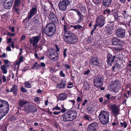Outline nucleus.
<instances>
[{
	"label": "nucleus",
	"instance_id": "nucleus-1",
	"mask_svg": "<svg viewBox=\"0 0 131 131\" xmlns=\"http://www.w3.org/2000/svg\"><path fill=\"white\" fill-rule=\"evenodd\" d=\"M77 115V112L74 111H70L62 116L63 120L65 122L72 121L75 119Z\"/></svg>",
	"mask_w": 131,
	"mask_h": 131
},
{
	"label": "nucleus",
	"instance_id": "nucleus-2",
	"mask_svg": "<svg viewBox=\"0 0 131 131\" xmlns=\"http://www.w3.org/2000/svg\"><path fill=\"white\" fill-rule=\"evenodd\" d=\"M46 30L45 33L48 37H51L56 32V27L54 24L49 23L46 26Z\"/></svg>",
	"mask_w": 131,
	"mask_h": 131
},
{
	"label": "nucleus",
	"instance_id": "nucleus-3",
	"mask_svg": "<svg viewBox=\"0 0 131 131\" xmlns=\"http://www.w3.org/2000/svg\"><path fill=\"white\" fill-rule=\"evenodd\" d=\"M64 40L69 44H75L78 41L77 36L71 32L64 36Z\"/></svg>",
	"mask_w": 131,
	"mask_h": 131
},
{
	"label": "nucleus",
	"instance_id": "nucleus-4",
	"mask_svg": "<svg viewBox=\"0 0 131 131\" xmlns=\"http://www.w3.org/2000/svg\"><path fill=\"white\" fill-rule=\"evenodd\" d=\"M99 119L102 124H105L108 122V113L105 111H102L100 113L99 116Z\"/></svg>",
	"mask_w": 131,
	"mask_h": 131
},
{
	"label": "nucleus",
	"instance_id": "nucleus-5",
	"mask_svg": "<svg viewBox=\"0 0 131 131\" xmlns=\"http://www.w3.org/2000/svg\"><path fill=\"white\" fill-rule=\"evenodd\" d=\"M96 24L94 25V28L92 30L93 31L96 29L97 26L102 27L105 23V17L102 15H100L97 17L96 20Z\"/></svg>",
	"mask_w": 131,
	"mask_h": 131
},
{
	"label": "nucleus",
	"instance_id": "nucleus-6",
	"mask_svg": "<svg viewBox=\"0 0 131 131\" xmlns=\"http://www.w3.org/2000/svg\"><path fill=\"white\" fill-rule=\"evenodd\" d=\"M112 42L113 45H118V47L114 48L115 51H119L123 49L124 42L122 41L117 38H114L112 39Z\"/></svg>",
	"mask_w": 131,
	"mask_h": 131
},
{
	"label": "nucleus",
	"instance_id": "nucleus-7",
	"mask_svg": "<svg viewBox=\"0 0 131 131\" xmlns=\"http://www.w3.org/2000/svg\"><path fill=\"white\" fill-rule=\"evenodd\" d=\"M119 85V82L118 80L112 81L111 82L108 88L112 92L117 93L119 90L118 87Z\"/></svg>",
	"mask_w": 131,
	"mask_h": 131
},
{
	"label": "nucleus",
	"instance_id": "nucleus-8",
	"mask_svg": "<svg viewBox=\"0 0 131 131\" xmlns=\"http://www.w3.org/2000/svg\"><path fill=\"white\" fill-rule=\"evenodd\" d=\"M4 107V110H3V112L4 114V116H2L0 117V120L6 114L9 110V105L8 103L5 101L0 100V108Z\"/></svg>",
	"mask_w": 131,
	"mask_h": 131
},
{
	"label": "nucleus",
	"instance_id": "nucleus-9",
	"mask_svg": "<svg viewBox=\"0 0 131 131\" xmlns=\"http://www.w3.org/2000/svg\"><path fill=\"white\" fill-rule=\"evenodd\" d=\"M70 4V2L68 0H63L60 1L58 6L59 9L62 11H65L67 7Z\"/></svg>",
	"mask_w": 131,
	"mask_h": 131
},
{
	"label": "nucleus",
	"instance_id": "nucleus-10",
	"mask_svg": "<svg viewBox=\"0 0 131 131\" xmlns=\"http://www.w3.org/2000/svg\"><path fill=\"white\" fill-rule=\"evenodd\" d=\"M41 38V36L40 35H39L33 37L32 38H30L29 41L30 43L32 44L33 46L35 48H36L38 46L37 44L38 43Z\"/></svg>",
	"mask_w": 131,
	"mask_h": 131
},
{
	"label": "nucleus",
	"instance_id": "nucleus-11",
	"mask_svg": "<svg viewBox=\"0 0 131 131\" xmlns=\"http://www.w3.org/2000/svg\"><path fill=\"white\" fill-rule=\"evenodd\" d=\"M37 108L35 106L31 105H28L25 106L24 111L27 113L30 112H35L37 111Z\"/></svg>",
	"mask_w": 131,
	"mask_h": 131
},
{
	"label": "nucleus",
	"instance_id": "nucleus-12",
	"mask_svg": "<svg viewBox=\"0 0 131 131\" xmlns=\"http://www.w3.org/2000/svg\"><path fill=\"white\" fill-rule=\"evenodd\" d=\"M102 79L101 77H97L94 80V86L97 88L100 87L102 85Z\"/></svg>",
	"mask_w": 131,
	"mask_h": 131
},
{
	"label": "nucleus",
	"instance_id": "nucleus-13",
	"mask_svg": "<svg viewBox=\"0 0 131 131\" xmlns=\"http://www.w3.org/2000/svg\"><path fill=\"white\" fill-rule=\"evenodd\" d=\"M13 0H5L3 4L4 8L6 9H10L12 5Z\"/></svg>",
	"mask_w": 131,
	"mask_h": 131
},
{
	"label": "nucleus",
	"instance_id": "nucleus-14",
	"mask_svg": "<svg viewBox=\"0 0 131 131\" xmlns=\"http://www.w3.org/2000/svg\"><path fill=\"white\" fill-rule=\"evenodd\" d=\"M37 9L35 7H33L30 10V12H29L28 14L27 17L24 20H25L27 19L28 20H29L34 15H35L37 13Z\"/></svg>",
	"mask_w": 131,
	"mask_h": 131
},
{
	"label": "nucleus",
	"instance_id": "nucleus-15",
	"mask_svg": "<svg viewBox=\"0 0 131 131\" xmlns=\"http://www.w3.org/2000/svg\"><path fill=\"white\" fill-rule=\"evenodd\" d=\"M115 58V56H113L111 54L108 53L107 55V64L111 66Z\"/></svg>",
	"mask_w": 131,
	"mask_h": 131
},
{
	"label": "nucleus",
	"instance_id": "nucleus-16",
	"mask_svg": "<svg viewBox=\"0 0 131 131\" xmlns=\"http://www.w3.org/2000/svg\"><path fill=\"white\" fill-rule=\"evenodd\" d=\"M112 112L115 115H118L120 114V109L115 104L112 105L111 106Z\"/></svg>",
	"mask_w": 131,
	"mask_h": 131
},
{
	"label": "nucleus",
	"instance_id": "nucleus-17",
	"mask_svg": "<svg viewBox=\"0 0 131 131\" xmlns=\"http://www.w3.org/2000/svg\"><path fill=\"white\" fill-rule=\"evenodd\" d=\"M125 30L122 28L117 29L116 31V34L117 36L122 38L124 37L125 36Z\"/></svg>",
	"mask_w": 131,
	"mask_h": 131
},
{
	"label": "nucleus",
	"instance_id": "nucleus-18",
	"mask_svg": "<svg viewBox=\"0 0 131 131\" xmlns=\"http://www.w3.org/2000/svg\"><path fill=\"white\" fill-rule=\"evenodd\" d=\"M90 64L95 67H98L100 64V62L97 58L94 57L91 59L90 61Z\"/></svg>",
	"mask_w": 131,
	"mask_h": 131
},
{
	"label": "nucleus",
	"instance_id": "nucleus-19",
	"mask_svg": "<svg viewBox=\"0 0 131 131\" xmlns=\"http://www.w3.org/2000/svg\"><path fill=\"white\" fill-rule=\"evenodd\" d=\"M67 82L64 80H61L60 83L58 84L56 86V87L59 89H65L66 86Z\"/></svg>",
	"mask_w": 131,
	"mask_h": 131
},
{
	"label": "nucleus",
	"instance_id": "nucleus-20",
	"mask_svg": "<svg viewBox=\"0 0 131 131\" xmlns=\"http://www.w3.org/2000/svg\"><path fill=\"white\" fill-rule=\"evenodd\" d=\"M20 0H16L14 2L13 6V9L15 11H16L17 14H18V10L19 7V4Z\"/></svg>",
	"mask_w": 131,
	"mask_h": 131
},
{
	"label": "nucleus",
	"instance_id": "nucleus-21",
	"mask_svg": "<svg viewBox=\"0 0 131 131\" xmlns=\"http://www.w3.org/2000/svg\"><path fill=\"white\" fill-rule=\"evenodd\" d=\"M98 125L97 123L94 122L89 125L88 128V131H95Z\"/></svg>",
	"mask_w": 131,
	"mask_h": 131
},
{
	"label": "nucleus",
	"instance_id": "nucleus-22",
	"mask_svg": "<svg viewBox=\"0 0 131 131\" xmlns=\"http://www.w3.org/2000/svg\"><path fill=\"white\" fill-rule=\"evenodd\" d=\"M49 18L50 21L52 22L53 23H56L58 21V19L56 16L53 13H51L50 14Z\"/></svg>",
	"mask_w": 131,
	"mask_h": 131
},
{
	"label": "nucleus",
	"instance_id": "nucleus-23",
	"mask_svg": "<svg viewBox=\"0 0 131 131\" xmlns=\"http://www.w3.org/2000/svg\"><path fill=\"white\" fill-rule=\"evenodd\" d=\"M112 0H103V4L105 7H109L111 4Z\"/></svg>",
	"mask_w": 131,
	"mask_h": 131
},
{
	"label": "nucleus",
	"instance_id": "nucleus-24",
	"mask_svg": "<svg viewBox=\"0 0 131 131\" xmlns=\"http://www.w3.org/2000/svg\"><path fill=\"white\" fill-rule=\"evenodd\" d=\"M67 94L66 93H62L58 96V99L60 101L64 100L67 98Z\"/></svg>",
	"mask_w": 131,
	"mask_h": 131
},
{
	"label": "nucleus",
	"instance_id": "nucleus-25",
	"mask_svg": "<svg viewBox=\"0 0 131 131\" xmlns=\"http://www.w3.org/2000/svg\"><path fill=\"white\" fill-rule=\"evenodd\" d=\"M49 56L51 59L54 61L56 60L58 57V55L57 53L54 54L53 53H50L49 54Z\"/></svg>",
	"mask_w": 131,
	"mask_h": 131
},
{
	"label": "nucleus",
	"instance_id": "nucleus-26",
	"mask_svg": "<svg viewBox=\"0 0 131 131\" xmlns=\"http://www.w3.org/2000/svg\"><path fill=\"white\" fill-rule=\"evenodd\" d=\"M113 27L112 25H109L108 27L106 30V32L108 34L110 35L113 32Z\"/></svg>",
	"mask_w": 131,
	"mask_h": 131
},
{
	"label": "nucleus",
	"instance_id": "nucleus-27",
	"mask_svg": "<svg viewBox=\"0 0 131 131\" xmlns=\"http://www.w3.org/2000/svg\"><path fill=\"white\" fill-rule=\"evenodd\" d=\"M29 103V102L27 101L22 99L18 101V104L21 107L24 106L25 105Z\"/></svg>",
	"mask_w": 131,
	"mask_h": 131
},
{
	"label": "nucleus",
	"instance_id": "nucleus-28",
	"mask_svg": "<svg viewBox=\"0 0 131 131\" xmlns=\"http://www.w3.org/2000/svg\"><path fill=\"white\" fill-rule=\"evenodd\" d=\"M121 13L119 12H117L116 14L114 15V16L115 20L117 21H118L120 20L121 18L122 17Z\"/></svg>",
	"mask_w": 131,
	"mask_h": 131
},
{
	"label": "nucleus",
	"instance_id": "nucleus-29",
	"mask_svg": "<svg viewBox=\"0 0 131 131\" xmlns=\"http://www.w3.org/2000/svg\"><path fill=\"white\" fill-rule=\"evenodd\" d=\"M18 91L17 86L16 85H14L12 88H11L10 92H13L14 95H16L17 94Z\"/></svg>",
	"mask_w": 131,
	"mask_h": 131
},
{
	"label": "nucleus",
	"instance_id": "nucleus-30",
	"mask_svg": "<svg viewBox=\"0 0 131 131\" xmlns=\"http://www.w3.org/2000/svg\"><path fill=\"white\" fill-rule=\"evenodd\" d=\"M6 66L2 65L1 67V69L3 71V72L4 74H6L7 70L6 69Z\"/></svg>",
	"mask_w": 131,
	"mask_h": 131
},
{
	"label": "nucleus",
	"instance_id": "nucleus-31",
	"mask_svg": "<svg viewBox=\"0 0 131 131\" xmlns=\"http://www.w3.org/2000/svg\"><path fill=\"white\" fill-rule=\"evenodd\" d=\"M25 87L28 88H31L32 87V85L29 81H26L24 83Z\"/></svg>",
	"mask_w": 131,
	"mask_h": 131
},
{
	"label": "nucleus",
	"instance_id": "nucleus-32",
	"mask_svg": "<svg viewBox=\"0 0 131 131\" xmlns=\"http://www.w3.org/2000/svg\"><path fill=\"white\" fill-rule=\"evenodd\" d=\"M64 36L65 35H67V34H69V33L71 32H70L67 31V25H64Z\"/></svg>",
	"mask_w": 131,
	"mask_h": 131
},
{
	"label": "nucleus",
	"instance_id": "nucleus-33",
	"mask_svg": "<svg viewBox=\"0 0 131 131\" xmlns=\"http://www.w3.org/2000/svg\"><path fill=\"white\" fill-rule=\"evenodd\" d=\"M83 118L85 119L88 121H90L91 119V118L90 116L86 114H85L84 115Z\"/></svg>",
	"mask_w": 131,
	"mask_h": 131
},
{
	"label": "nucleus",
	"instance_id": "nucleus-34",
	"mask_svg": "<svg viewBox=\"0 0 131 131\" xmlns=\"http://www.w3.org/2000/svg\"><path fill=\"white\" fill-rule=\"evenodd\" d=\"M33 21L35 23H37L39 21V19L38 16V15H36L33 18Z\"/></svg>",
	"mask_w": 131,
	"mask_h": 131
},
{
	"label": "nucleus",
	"instance_id": "nucleus-35",
	"mask_svg": "<svg viewBox=\"0 0 131 131\" xmlns=\"http://www.w3.org/2000/svg\"><path fill=\"white\" fill-rule=\"evenodd\" d=\"M49 71L52 74L55 73L56 71V69L55 68H53L52 67L50 68Z\"/></svg>",
	"mask_w": 131,
	"mask_h": 131
},
{
	"label": "nucleus",
	"instance_id": "nucleus-36",
	"mask_svg": "<svg viewBox=\"0 0 131 131\" xmlns=\"http://www.w3.org/2000/svg\"><path fill=\"white\" fill-rule=\"evenodd\" d=\"M111 12V11L110 9L108 8L106 9L103 12V14H109Z\"/></svg>",
	"mask_w": 131,
	"mask_h": 131
},
{
	"label": "nucleus",
	"instance_id": "nucleus-37",
	"mask_svg": "<svg viewBox=\"0 0 131 131\" xmlns=\"http://www.w3.org/2000/svg\"><path fill=\"white\" fill-rule=\"evenodd\" d=\"M83 28L82 26L78 24L77 25H75L74 29H80Z\"/></svg>",
	"mask_w": 131,
	"mask_h": 131
},
{
	"label": "nucleus",
	"instance_id": "nucleus-38",
	"mask_svg": "<svg viewBox=\"0 0 131 131\" xmlns=\"http://www.w3.org/2000/svg\"><path fill=\"white\" fill-rule=\"evenodd\" d=\"M102 0H93V2L96 4H98L101 2Z\"/></svg>",
	"mask_w": 131,
	"mask_h": 131
},
{
	"label": "nucleus",
	"instance_id": "nucleus-39",
	"mask_svg": "<svg viewBox=\"0 0 131 131\" xmlns=\"http://www.w3.org/2000/svg\"><path fill=\"white\" fill-rule=\"evenodd\" d=\"M83 88L85 90H88L89 89V86L88 84H85L83 85Z\"/></svg>",
	"mask_w": 131,
	"mask_h": 131
},
{
	"label": "nucleus",
	"instance_id": "nucleus-40",
	"mask_svg": "<svg viewBox=\"0 0 131 131\" xmlns=\"http://www.w3.org/2000/svg\"><path fill=\"white\" fill-rule=\"evenodd\" d=\"M120 124L122 127H123L124 128H126L127 126V124L126 122H124L123 123L121 122Z\"/></svg>",
	"mask_w": 131,
	"mask_h": 131
},
{
	"label": "nucleus",
	"instance_id": "nucleus-41",
	"mask_svg": "<svg viewBox=\"0 0 131 131\" xmlns=\"http://www.w3.org/2000/svg\"><path fill=\"white\" fill-rule=\"evenodd\" d=\"M68 85H69L67 86L68 88H71L73 86V83L70 82H69Z\"/></svg>",
	"mask_w": 131,
	"mask_h": 131
},
{
	"label": "nucleus",
	"instance_id": "nucleus-42",
	"mask_svg": "<svg viewBox=\"0 0 131 131\" xmlns=\"http://www.w3.org/2000/svg\"><path fill=\"white\" fill-rule=\"evenodd\" d=\"M34 100L36 103L38 104L40 101V99L38 97H36L34 98Z\"/></svg>",
	"mask_w": 131,
	"mask_h": 131
},
{
	"label": "nucleus",
	"instance_id": "nucleus-43",
	"mask_svg": "<svg viewBox=\"0 0 131 131\" xmlns=\"http://www.w3.org/2000/svg\"><path fill=\"white\" fill-rule=\"evenodd\" d=\"M83 20V16H80L78 20V23H80L82 22Z\"/></svg>",
	"mask_w": 131,
	"mask_h": 131
},
{
	"label": "nucleus",
	"instance_id": "nucleus-44",
	"mask_svg": "<svg viewBox=\"0 0 131 131\" xmlns=\"http://www.w3.org/2000/svg\"><path fill=\"white\" fill-rule=\"evenodd\" d=\"M114 67H115V68L117 69H120L121 68V66L120 65L117 63H116L114 66Z\"/></svg>",
	"mask_w": 131,
	"mask_h": 131
},
{
	"label": "nucleus",
	"instance_id": "nucleus-45",
	"mask_svg": "<svg viewBox=\"0 0 131 131\" xmlns=\"http://www.w3.org/2000/svg\"><path fill=\"white\" fill-rule=\"evenodd\" d=\"M87 110L89 112L93 111V108L91 106H88L87 107Z\"/></svg>",
	"mask_w": 131,
	"mask_h": 131
},
{
	"label": "nucleus",
	"instance_id": "nucleus-46",
	"mask_svg": "<svg viewBox=\"0 0 131 131\" xmlns=\"http://www.w3.org/2000/svg\"><path fill=\"white\" fill-rule=\"evenodd\" d=\"M2 79L3 80V81L4 83H5L6 81V77L4 75H2Z\"/></svg>",
	"mask_w": 131,
	"mask_h": 131
},
{
	"label": "nucleus",
	"instance_id": "nucleus-47",
	"mask_svg": "<svg viewBox=\"0 0 131 131\" xmlns=\"http://www.w3.org/2000/svg\"><path fill=\"white\" fill-rule=\"evenodd\" d=\"M67 51V49H64L63 52V54L64 57L65 58L67 56L66 52Z\"/></svg>",
	"mask_w": 131,
	"mask_h": 131
},
{
	"label": "nucleus",
	"instance_id": "nucleus-48",
	"mask_svg": "<svg viewBox=\"0 0 131 131\" xmlns=\"http://www.w3.org/2000/svg\"><path fill=\"white\" fill-rule=\"evenodd\" d=\"M90 72V70L89 69H88L87 71H84V74L86 75L89 74Z\"/></svg>",
	"mask_w": 131,
	"mask_h": 131
},
{
	"label": "nucleus",
	"instance_id": "nucleus-49",
	"mask_svg": "<svg viewBox=\"0 0 131 131\" xmlns=\"http://www.w3.org/2000/svg\"><path fill=\"white\" fill-rule=\"evenodd\" d=\"M21 91L23 92H27V90L25 88H24L23 87H21Z\"/></svg>",
	"mask_w": 131,
	"mask_h": 131
},
{
	"label": "nucleus",
	"instance_id": "nucleus-50",
	"mask_svg": "<svg viewBox=\"0 0 131 131\" xmlns=\"http://www.w3.org/2000/svg\"><path fill=\"white\" fill-rule=\"evenodd\" d=\"M60 74L62 77H65V74L63 73V72L62 71H60Z\"/></svg>",
	"mask_w": 131,
	"mask_h": 131
},
{
	"label": "nucleus",
	"instance_id": "nucleus-51",
	"mask_svg": "<svg viewBox=\"0 0 131 131\" xmlns=\"http://www.w3.org/2000/svg\"><path fill=\"white\" fill-rule=\"evenodd\" d=\"M61 110V108L60 107L57 106L54 107L53 109V110Z\"/></svg>",
	"mask_w": 131,
	"mask_h": 131
},
{
	"label": "nucleus",
	"instance_id": "nucleus-52",
	"mask_svg": "<svg viewBox=\"0 0 131 131\" xmlns=\"http://www.w3.org/2000/svg\"><path fill=\"white\" fill-rule=\"evenodd\" d=\"M88 100L86 99H85L84 100V101L83 103L82 104V105L83 106H85Z\"/></svg>",
	"mask_w": 131,
	"mask_h": 131
},
{
	"label": "nucleus",
	"instance_id": "nucleus-53",
	"mask_svg": "<svg viewBox=\"0 0 131 131\" xmlns=\"http://www.w3.org/2000/svg\"><path fill=\"white\" fill-rule=\"evenodd\" d=\"M23 61V59L22 56H21L19 59V62L21 63Z\"/></svg>",
	"mask_w": 131,
	"mask_h": 131
},
{
	"label": "nucleus",
	"instance_id": "nucleus-54",
	"mask_svg": "<svg viewBox=\"0 0 131 131\" xmlns=\"http://www.w3.org/2000/svg\"><path fill=\"white\" fill-rule=\"evenodd\" d=\"M37 64L38 63L37 62H36L33 64L31 68L32 69H33L36 67L37 66Z\"/></svg>",
	"mask_w": 131,
	"mask_h": 131
},
{
	"label": "nucleus",
	"instance_id": "nucleus-55",
	"mask_svg": "<svg viewBox=\"0 0 131 131\" xmlns=\"http://www.w3.org/2000/svg\"><path fill=\"white\" fill-rule=\"evenodd\" d=\"M26 38V36L25 35H23L22 36L21 38V41H22L24 40Z\"/></svg>",
	"mask_w": 131,
	"mask_h": 131
},
{
	"label": "nucleus",
	"instance_id": "nucleus-56",
	"mask_svg": "<svg viewBox=\"0 0 131 131\" xmlns=\"http://www.w3.org/2000/svg\"><path fill=\"white\" fill-rule=\"evenodd\" d=\"M7 34L9 36H14L15 35V34L10 32H8Z\"/></svg>",
	"mask_w": 131,
	"mask_h": 131
},
{
	"label": "nucleus",
	"instance_id": "nucleus-57",
	"mask_svg": "<svg viewBox=\"0 0 131 131\" xmlns=\"http://www.w3.org/2000/svg\"><path fill=\"white\" fill-rule=\"evenodd\" d=\"M82 99L80 97L78 96L77 99V101L78 102H80L82 101Z\"/></svg>",
	"mask_w": 131,
	"mask_h": 131
},
{
	"label": "nucleus",
	"instance_id": "nucleus-58",
	"mask_svg": "<svg viewBox=\"0 0 131 131\" xmlns=\"http://www.w3.org/2000/svg\"><path fill=\"white\" fill-rule=\"evenodd\" d=\"M65 67L67 69H70V67L69 66L67 63L65 64Z\"/></svg>",
	"mask_w": 131,
	"mask_h": 131
},
{
	"label": "nucleus",
	"instance_id": "nucleus-59",
	"mask_svg": "<svg viewBox=\"0 0 131 131\" xmlns=\"http://www.w3.org/2000/svg\"><path fill=\"white\" fill-rule=\"evenodd\" d=\"M110 94H107L106 95V97L108 100H109L110 98Z\"/></svg>",
	"mask_w": 131,
	"mask_h": 131
},
{
	"label": "nucleus",
	"instance_id": "nucleus-60",
	"mask_svg": "<svg viewBox=\"0 0 131 131\" xmlns=\"http://www.w3.org/2000/svg\"><path fill=\"white\" fill-rule=\"evenodd\" d=\"M4 61L5 63V66H6V67L7 66L6 65L8 64V62L9 61H8V60H4Z\"/></svg>",
	"mask_w": 131,
	"mask_h": 131
},
{
	"label": "nucleus",
	"instance_id": "nucleus-61",
	"mask_svg": "<svg viewBox=\"0 0 131 131\" xmlns=\"http://www.w3.org/2000/svg\"><path fill=\"white\" fill-rule=\"evenodd\" d=\"M41 65L40 64H38L36 67V68L37 69H40L41 68Z\"/></svg>",
	"mask_w": 131,
	"mask_h": 131
},
{
	"label": "nucleus",
	"instance_id": "nucleus-62",
	"mask_svg": "<svg viewBox=\"0 0 131 131\" xmlns=\"http://www.w3.org/2000/svg\"><path fill=\"white\" fill-rule=\"evenodd\" d=\"M116 97L115 96H112L110 98L111 100H114L116 99Z\"/></svg>",
	"mask_w": 131,
	"mask_h": 131
},
{
	"label": "nucleus",
	"instance_id": "nucleus-63",
	"mask_svg": "<svg viewBox=\"0 0 131 131\" xmlns=\"http://www.w3.org/2000/svg\"><path fill=\"white\" fill-rule=\"evenodd\" d=\"M6 50L7 51H11V49L10 46H7V47Z\"/></svg>",
	"mask_w": 131,
	"mask_h": 131
},
{
	"label": "nucleus",
	"instance_id": "nucleus-64",
	"mask_svg": "<svg viewBox=\"0 0 131 131\" xmlns=\"http://www.w3.org/2000/svg\"><path fill=\"white\" fill-rule=\"evenodd\" d=\"M9 29L13 32H14L15 31V28L14 27H10Z\"/></svg>",
	"mask_w": 131,
	"mask_h": 131
}]
</instances>
